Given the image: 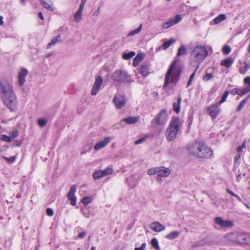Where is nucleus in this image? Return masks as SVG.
I'll return each instance as SVG.
<instances>
[{
  "mask_svg": "<svg viewBox=\"0 0 250 250\" xmlns=\"http://www.w3.org/2000/svg\"><path fill=\"white\" fill-rule=\"evenodd\" d=\"M248 99H249V97H247L246 98H245V99H244L243 101H242L240 102V104H239V105L238 106V107L237 108V110L238 111H240L243 108L244 105L245 104L246 102L248 101Z\"/></svg>",
  "mask_w": 250,
  "mask_h": 250,
  "instance_id": "nucleus-36",
  "label": "nucleus"
},
{
  "mask_svg": "<svg viewBox=\"0 0 250 250\" xmlns=\"http://www.w3.org/2000/svg\"><path fill=\"white\" fill-rule=\"evenodd\" d=\"M241 154L237 153V154L235 156V162H236L237 161H238L241 157Z\"/></svg>",
  "mask_w": 250,
  "mask_h": 250,
  "instance_id": "nucleus-57",
  "label": "nucleus"
},
{
  "mask_svg": "<svg viewBox=\"0 0 250 250\" xmlns=\"http://www.w3.org/2000/svg\"><path fill=\"white\" fill-rule=\"evenodd\" d=\"M111 141L110 137H106L104 139L97 143L94 147V149L96 150H99L104 148Z\"/></svg>",
  "mask_w": 250,
  "mask_h": 250,
  "instance_id": "nucleus-16",
  "label": "nucleus"
},
{
  "mask_svg": "<svg viewBox=\"0 0 250 250\" xmlns=\"http://www.w3.org/2000/svg\"><path fill=\"white\" fill-rule=\"evenodd\" d=\"M229 94V91L226 90L225 92V93H224V94L223 95V96L221 97V99L220 101L219 102V103L218 104L219 105L225 102Z\"/></svg>",
  "mask_w": 250,
  "mask_h": 250,
  "instance_id": "nucleus-42",
  "label": "nucleus"
},
{
  "mask_svg": "<svg viewBox=\"0 0 250 250\" xmlns=\"http://www.w3.org/2000/svg\"><path fill=\"white\" fill-rule=\"evenodd\" d=\"M28 74V71L26 68H22L18 73V83L20 86L22 87L24 84L26 77Z\"/></svg>",
  "mask_w": 250,
  "mask_h": 250,
  "instance_id": "nucleus-12",
  "label": "nucleus"
},
{
  "mask_svg": "<svg viewBox=\"0 0 250 250\" xmlns=\"http://www.w3.org/2000/svg\"><path fill=\"white\" fill-rule=\"evenodd\" d=\"M248 50L249 52H250V44L248 46Z\"/></svg>",
  "mask_w": 250,
  "mask_h": 250,
  "instance_id": "nucleus-64",
  "label": "nucleus"
},
{
  "mask_svg": "<svg viewBox=\"0 0 250 250\" xmlns=\"http://www.w3.org/2000/svg\"><path fill=\"white\" fill-rule=\"evenodd\" d=\"M238 232H230L225 236V238L229 242L236 244Z\"/></svg>",
  "mask_w": 250,
  "mask_h": 250,
  "instance_id": "nucleus-20",
  "label": "nucleus"
},
{
  "mask_svg": "<svg viewBox=\"0 0 250 250\" xmlns=\"http://www.w3.org/2000/svg\"><path fill=\"white\" fill-rule=\"evenodd\" d=\"M181 121L177 117H173L170 121L166 132V138L170 142L175 139L180 129Z\"/></svg>",
  "mask_w": 250,
  "mask_h": 250,
  "instance_id": "nucleus-4",
  "label": "nucleus"
},
{
  "mask_svg": "<svg viewBox=\"0 0 250 250\" xmlns=\"http://www.w3.org/2000/svg\"><path fill=\"white\" fill-rule=\"evenodd\" d=\"M85 235L86 233L85 232H82L79 234L78 237L79 238H83Z\"/></svg>",
  "mask_w": 250,
  "mask_h": 250,
  "instance_id": "nucleus-55",
  "label": "nucleus"
},
{
  "mask_svg": "<svg viewBox=\"0 0 250 250\" xmlns=\"http://www.w3.org/2000/svg\"><path fill=\"white\" fill-rule=\"evenodd\" d=\"M215 223L219 225L222 228H231L233 226L234 223L231 220H224L222 218L220 217H216L214 219Z\"/></svg>",
  "mask_w": 250,
  "mask_h": 250,
  "instance_id": "nucleus-10",
  "label": "nucleus"
},
{
  "mask_svg": "<svg viewBox=\"0 0 250 250\" xmlns=\"http://www.w3.org/2000/svg\"><path fill=\"white\" fill-rule=\"evenodd\" d=\"M233 63V60L232 58L229 57L222 60L221 62V65L226 67V68H229Z\"/></svg>",
  "mask_w": 250,
  "mask_h": 250,
  "instance_id": "nucleus-23",
  "label": "nucleus"
},
{
  "mask_svg": "<svg viewBox=\"0 0 250 250\" xmlns=\"http://www.w3.org/2000/svg\"><path fill=\"white\" fill-rule=\"evenodd\" d=\"M157 167L150 168L147 170V174L149 175H153L157 174L158 170Z\"/></svg>",
  "mask_w": 250,
  "mask_h": 250,
  "instance_id": "nucleus-41",
  "label": "nucleus"
},
{
  "mask_svg": "<svg viewBox=\"0 0 250 250\" xmlns=\"http://www.w3.org/2000/svg\"><path fill=\"white\" fill-rule=\"evenodd\" d=\"M142 24H141L140 26L136 29L131 31L127 35L128 36H133L135 34H138L142 30Z\"/></svg>",
  "mask_w": 250,
  "mask_h": 250,
  "instance_id": "nucleus-31",
  "label": "nucleus"
},
{
  "mask_svg": "<svg viewBox=\"0 0 250 250\" xmlns=\"http://www.w3.org/2000/svg\"><path fill=\"white\" fill-rule=\"evenodd\" d=\"M144 56L142 54H138L133 59V66L135 67L137 66L139 63L142 61Z\"/></svg>",
  "mask_w": 250,
  "mask_h": 250,
  "instance_id": "nucleus-26",
  "label": "nucleus"
},
{
  "mask_svg": "<svg viewBox=\"0 0 250 250\" xmlns=\"http://www.w3.org/2000/svg\"><path fill=\"white\" fill-rule=\"evenodd\" d=\"M1 97L6 106L11 111L17 109V99L13 90V85L9 83H0Z\"/></svg>",
  "mask_w": 250,
  "mask_h": 250,
  "instance_id": "nucleus-1",
  "label": "nucleus"
},
{
  "mask_svg": "<svg viewBox=\"0 0 250 250\" xmlns=\"http://www.w3.org/2000/svg\"><path fill=\"white\" fill-rule=\"evenodd\" d=\"M3 24V17L0 16V25H2Z\"/></svg>",
  "mask_w": 250,
  "mask_h": 250,
  "instance_id": "nucleus-60",
  "label": "nucleus"
},
{
  "mask_svg": "<svg viewBox=\"0 0 250 250\" xmlns=\"http://www.w3.org/2000/svg\"><path fill=\"white\" fill-rule=\"evenodd\" d=\"M113 101L116 108L121 109L126 103V97L124 94H120L115 96L113 99Z\"/></svg>",
  "mask_w": 250,
  "mask_h": 250,
  "instance_id": "nucleus-8",
  "label": "nucleus"
},
{
  "mask_svg": "<svg viewBox=\"0 0 250 250\" xmlns=\"http://www.w3.org/2000/svg\"><path fill=\"white\" fill-rule=\"evenodd\" d=\"M92 202V198L90 196H86L83 197L82 200L81 202L85 206L87 205L88 204Z\"/></svg>",
  "mask_w": 250,
  "mask_h": 250,
  "instance_id": "nucleus-34",
  "label": "nucleus"
},
{
  "mask_svg": "<svg viewBox=\"0 0 250 250\" xmlns=\"http://www.w3.org/2000/svg\"><path fill=\"white\" fill-rule=\"evenodd\" d=\"M140 120L139 116H131L128 118H124L122 121L125 123L131 125L137 123Z\"/></svg>",
  "mask_w": 250,
  "mask_h": 250,
  "instance_id": "nucleus-21",
  "label": "nucleus"
},
{
  "mask_svg": "<svg viewBox=\"0 0 250 250\" xmlns=\"http://www.w3.org/2000/svg\"><path fill=\"white\" fill-rule=\"evenodd\" d=\"M46 214L49 216H52L54 214V211L51 208H47L46 209Z\"/></svg>",
  "mask_w": 250,
  "mask_h": 250,
  "instance_id": "nucleus-52",
  "label": "nucleus"
},
{
  "mask_svg": "<svg viewBox=\"0 0 250 250\" xmlns=\"http://www.w3.org/2000/svg\"><path fill=\"white\" fill-rule=\"evenodd\" d=\"M82 11H77L74 16V21L77 22H79L82 17Z\"/></svg>",
  "mask_w": 250,
  "mask_h": 250,
  "instance_id": "nucleus-33",
  "label": "nucleus"
},
{
  "mask_svg": "<svg viewBox=\"0 0 250 250\" xmlns=\"http://www.w3.org/2000/svg\"><path fill=\"white\" fill-rule=\"evenodd\" d=\"M76 189V186L75 185H73L71 187L67 194L68 198L71 201V204L73 206H75L76 205L77 198L75 195Z\"/></svg>",
  "mask_w": 250,
  "mask_h": 250,
  "instance_id": "nucleus-13",
  "label": "nucleus"
},
{
  "mask_svg": "<svg viewBox=\"0 0 250 250\" xmlns=\"http://www.w3.org/2000/svg\"><path fill=\"white\" fill-rule=\"evenodd\" d=\"M242 149H243L242 147L239 146L237 148V151L238 153H241V151H242Z\"/></svg>",
  "mask_w": 250,
  "mask_h": 250,
  "instance_id": "nucleus-59",
  "label": "nucleus"
},
{
  "mask_svg": "<svg viewBox=\"0 0 250 250\" xmlns=\"http://www.w3.org/2000/svg\"><path fill=\"white\" fill-rule=\"evenodd\" d=\"M182 98L180 96H179L177 98V102L174 103L173 104V110L176 113H178L180 111V104Z\"/></svg>",
  "mask_w": 250,
  "mask_h": 250,
  "instance_id": "nucleus-24",
  "label": "nucleus"
},
{
  "mask_svg": "<svg viewBox=\"0 0 250 250\" xmlns=\"http://www.w3.org/2000/svg\"><path fill=\"white\" fill-rule=\"evenodd\" d=\"M219 105L218 103H215L208 108V114L212 119H215L220 112V109L219 108Z\"/></svg>",
  "mask_w": 250,
  "mask_h": 250,
  "instance_id": "nucleus-11",
  "label": "nucleus"
},
{
  "mask_svg": "<svg viewBox=\"0 0 250 250\" xmlns=\"http://www.w3.org/2000/svg\"><path fill=\"white\" fill-rule=\"evenodd\" d=\"M230 93L232 95H235L236 94H238V93H239V91H238V88H233L230 91Z\"/></svg>",
  "mask_w": 250,
  "mask_h": 250,
  "instance_id": "nucleus-53",
  "label": "nucleus"
},
{
  "mask_svg": "<svg viewBox=\"0 0 250 250\" xmlns=\"http://www.w3.org/2000/svg\"><path fill=\"white\" fill-rule=\"evenodd\" d=\"M168 120V115L166 109H162L154 119L158 125H162L166 123Z\"/></svg>",
  "mask_w": 250,
  "mask_h": 250,
  "instance_id": "nucleus-7",
  "label": "nucleus"
},
{
  "mask_svg": "<svg viewBox=\"0 0 250 250\" xmlns=\"http://www.w3.org/2000/svg\"><path fill=\"white\" fill-rule=\"evenodd\" d=\"M226 19V16L224 14H220L217 17H216L213 21L215 24H218L220 23L222 21L225 20Z\"/></svg>",
  "mask_w": 250,
  "mask_h": 250,
  "instance_id": "nucleus-30",
  "label": "nucleus"
},
{
  "mask_svg": "<svg viewBox=\"0 0 250 250\" xmlns=\"http://www.w3.org/2000/svg\"><path fill=\"white\" fill-rule=\"evenodd\" d=\"M149 68L147 65H142L140 68V73L143 77H146L149 74Z\"/></svg>",
  "mask_w": 250,
  "mask_h": 250,
  "instance_id": "nucleus-25",
  "label": "nucleus"
},
{
  "mask_svg": "<svg viewBox=\"0 0 250 250\" xmlns=\"http://www.w3.org/2000/svg\"><path fill=\"white\" fill-rule=\"evenodd\" d=\"M38 124L40 126L44 127L47 124V120L43 118H40L38 120Z\"/></svg>",
  "mask_w": 250,
  "mask_h": 250,
  "instance_id": "nucleus-38",
  "label": "nucleus"
},
{
  "mask_svg": "<svg viewBox=\"0 0 250 250\" xmlns=\"http://www.w3.org/2000/svg\"><path fill=\"white\" fill-rule=\"evenodd\" d=\"M93 177L94 179H98L104 177L102 170H98L95 171L93 174Z\"/></svg>",
  "mask_w": 250,
  "mask_h": 250,
  "instance_id": "nucleus-32",
  "label": "nucleus"
},
{
  "mask_svg": "<svg viewBox=\"0 0 250 250\" xmlns=\"http://www.w3.org/2000/svg\"><path fill=\"white\" fill-rule=\"evenodd\" d=\"M175 40L173 39H170L168 41L164 42L160 48L163 50L167 49L172 43L175 42Z\"/></svg>",
  "mask_w": 250,
  "mask_h": 250,
  "instance_id": "nucleus-29",
  "label": "nucleus"
},
{
  "mask_svg": "<svg viewBox=\"0 0 250 250\" xmlns=\"http://www.w3.org/2000/svg\"><path fill=\"white\" fill-rule=\"evenodd\" d=\"M40 1L45 9L51 11L54 10L53 2L51 0H40Z\"/></svg>",
  "mask_w": 250,
  "mask_h": 250,
  "instance_id": "nucleus-18",
  "label": "nucleus"
},
{
  "mask_svg": "<svg viewBox=\"0 0 250 250\" xmlns=\"http://www.w3.org/2000/svg\"><path fill=\"white\" fill-rule=\"evenodd\" d=\"M151 244L152 246L155 248L156 250H159L160 247L158 244V242L156 238H153L151 241Z\"/></svg>",
  "mask_w": 250,
  "mask_h": 250,
  "instance_id": "nucleus-39",
  "label": "nucleus"
},
{
  "mask_svg": "<svg viewBox=\"0 0 250 250\" xmlns=\"http://www.w3.org/2000/svg\"><path fill=\"white\" fill-rule=\"evenodd\" d=\"M244 82L247 84V86L245 87L249 91H250V77H247L244 79Z\"/></svg>",
  "mask_w": 250,
  "mask_h": 250,
  "instance_id": "nucleus-46",
  "label": "nucleus"
},
{
  "mask_svg": "<svg viewBox=\"0 0 250 250\" xmlns=\"http://www.w3.org/2000/svg\"><path fill=\"white\" fill-rule=\"evenodd\" d=\"M187 53L186 48L184 46H181L178 49L177 56H181L185 55Z\"/></svg>",
  "mask_w": 250,
  "mask_h": 250,
  "instance_id": "nucleus-37",
  "label": "nucleus"
},
{
  "mask_svg": "<svg viewBox=\"0 0 250 250\" xmlns=\"http://www.w3.org/2000/svg\"><path fill=\"white\" fill-rule=\"evenodd\" d=\"M208 55V51L203 46H197L194 47L190 56V64L195 67L196 70L199 67V64L203 62Z\"/></svg>",
  "mask_w": 250,
  "mask_h": 250,
  "instance_id": "nucleus-3",
  "label": "nucleus"
},
{
  "mask_svg": "<svg viewBox=\"0 0 250 250\" xmlns=\"http://www.w3.org/2000/svg\"><path fill=\"white\" fill-rule=\"evenodd\" d=\"M180 235V232L177 231L171 232L170 233L167 235L165 237L168 239L173 240L177 238Z\"/></svg>",
  "mask_w": 250,
  "mask_h": 250,
  "instance_id": "nucleus-27",
  "label": "nucleus"
},
{
  "mask_svg": "<svg viewBox=\"0 0 250 250\" xmlns=\"http://www.w3.org/2000/svg\"><path fill=\"white\" fill-rule=\"evenodd\" d=\"M0 140L2 141H4L6 142H10L12 141L11 137L10 136H8L6 135H1L0 136Z\"/></svg>",
  "mask_w": 250,
  "mask_h": 250,
  "instance_id": "nucleus-40",
  "label": "nucleus"
},
{
  "mask_svg": "<svg viewBox=\"0 0 250 250\" xmlns=\"http://www.w3.org/2000/svg\"><path fill=\"white\" fill-rule=\"evenodd\" d=\"M135 55V52L134 51H130L129 52L126 53L124 52L122 55L123 58L124 60H129L132 58Z\"/></svg>",
  "mask_w": 250,
  "mask_h": 250,
  "instance_id": "nucleus-28",
  "label": "nucleus"
},
{
  "mask_svg": "<svg viewBox=\"0 0 250 250\" xmlns=\"http://www.w3.org/2000/svg\"><path fill=\"white\" fill-rule=\"evenodd\" d=\"M110 79L114 83L130 84L132 82L131 75L124 70H117L114 71L110 76Z\"/></svg>",
  "mask_w": 250,
  "mask_h": 250,
  "instance_id": "nucleus-5",
  "label": "nucleus"
},
{
  "mask_svg": "<svg viewBox=\"0 0 250 250\" xmlns=\"http://www.w3.org/2000/svg\"><path fill=\"white\" fill-rule=\"evenodd\" d=\"M19 135V131L17 130H15L12 131L10 135V137H11V139H13L17 137H18Z\"/></svg>",
  "mask_w": 250,
  "mask_h": 250,
  "instance_id": "nucleus-50",
  "label": "nucleus"
},
{
  "mask_svg": "<svg viewBox=\"0 0 250 250\" xmlns=\"http://www.w3.org/2000/svg\"><path fill=\"white\" fill-rule=\"evenodd\" d=\"M250 240L249 236L246 233L238 232L236 244L239 245H246Z\"/></svg>",
  "mask_w": 250,
  "mask_h": 250,
  "instance_id": "nucleus-15",
  "label": "nucleus"
},
{
  "mask_svg": "<svg viewBox=\"0 0 250 250\" xmlns=\"http://www.w3.org/2000/svg\"><path fill=\"white\" fill-rule=\"evenodd\" d=\"M245 146H246V141H244V142L242 143V144L241 146H241V147H242V148H243L244 147H245Z\"/></svg>",
  "mask_w": 250,
  "mask_h": 250,
  "instance_id": "nucleus-62",
  "label": "nucleus"
},
{
  "mask_svg": "<svg viewBox=\"0 0 250 250\" xmlns=\"http://www.w3.org/2000/svg\"><path fill=\"white\" fill-rule=\"evenodd\" d=\"M226 191H227V192L231 196H233L234 197L236 195V194H235L233 191H232L231 190H230V189H229L228 188L226 189Z\"/></svg>",
  "mask_w": 250,
  "mask_h": 250,
  "instance_id": "nucleus-56",
  "label": "nucleus"
},
{
  "mask_svg": "<svg viewBox=\"0 0 250 250\" xmlns=\"http://www.w3.org/2000/svg\"><path fill=\"white\" fill-rule=\"evenodd\" d=\"M147 137H148V135H146L144 137H142V138L135 141L134 142V144L136 145H137L143 143V142H145V141L146 139V138H147Z\"/></svg>",
  "mask_w": 250,
  "mask_h": 250,
  "instance_id": "nucleus-45",
  "label": "nucleus"
},
{
  "mask_svg": "<svg viewBox=\"0 0 250 250\" xmlns=\"http://www.w3.org/2000/svg\"><path fill=\"white\" fill-rule=\"evenodd\" d=\"M182 20V18L181 15H176L174 18H170L167 21L164 22L162 25V27L164 29L169 28L180 22Z\"/></svg>",
  "mask_w": 250,
  "mask_h": 250,
  "instance_id": "nucleus-9",
  "label": "nucleus"
},
{
  "mask_svg": "<svg viewBox=\"0 0 250 250\" xmlns=\"http://www.w3.org/2000/svg\"><path fill=\"white\" fill-rule=\"evenodd\" d=\"M234 197H236L239 201L242 202V199L237 195L236 194V195Z\"/></svg>",
  "mask_w": 250,
  "mask_h": 250,
  "instance_id": "nucleus-61",
  "label": "nucleus"
},
{
  "mask_svg": "<svg viewBox=\"0 0 250 250\" xmlns=\"http://www.w3.org/2000/svg\"><path fill=\"white\" fill-rule=\"evenodd\" d=\"M241 177V173L240 174H238L237 175V181H239V178Z\"/></svg>",
  "mask_w": 250,
  "mask_h": 250,
  "instance_id": "nucleus-63",
  "label": "nucleus"
},
{
  "mask_svg": "<svg viewBox=\"0 0 250 250\" xmlns=\"http://www.w3.org/2000/svg\"><path fill=\"white\" fill-rule=\"evenodd\" d=\"M86 2V0H81V3L80 4L79 9L78 10V11H82V12L83 11L84 6V5H85Z\"/></svg>",
  "mask_w": 250,
  "mask_h": 250,
  "instance_id": "nucleus-49",
  "label": "nucleus"
},
{
  "mask_svg": "<svg viewBox=\"0 0 250 250\" xmlns=\"http://www.w3.org/2000/svg\"><path fill=\"white\" fill-rule=\"evenodd\" d=\"M157 169H158L157 170V174L159 177H167L170 173V169L164 167H157Z\"/></svg>",
  "mask_w": 250,
  "mask_h": 250,
  "instance_id": "nucleus-17",
  "label": "nucleus"
},
{
  "mask_svg": "<svg viewBox=\"0 0 250 250\" xmlns=\"http://www.w3.org/2000/svg\"><path fill=\"white\" fill-rule=\"evenodd\" d=\"M239 93L238 95L240 96H243L244 94L248 93L249 91L246 88L239 89L238 88Z\"/></svg>",
  "mask_w": 250,
  "mask_h": 250,
  "instance_id": "nucleus-48",
  "label": "nucleus"
},
{
  "mask_svg": "<svg viewBox=\"0 0 250 250\" xmlns=\"http://www.w3.org/2000/svg\"><path fill=\"white\" fill-rule=\"evenodd\" d=\"M103 83V79L100 76L96 77L93 85L91 94L92 95H96L100 89V87Z\"/></svg>",
  "mask_w": 250,
  "mask_h": 250,
  "instance_id": "nucleus-14",
  "label": "nucleus"
},
{
  "mask_svg": "<svg viewBox=\"0 0 250 250\" xmlns=\"http://www.w3.org/2000/svg\"><path fill=\"white\" fill-rule=\"evenodd\" d=\"M38 16L42 20H44V17L43 16V14L42 13V12H40L39 13H38Z\"/></svg>",
  "mask_w": 250,
  "mask_h": 250,
  "instance_id": "nucleus-58",
  "label": "nucleus"
},
{
  "mask_svg": "<svg viewBox=\"0 0 250 250\" xmlns=\"http://www.w3.org/2000/svg\"><path fill=\"white\" fill-rule=\"evenodd\" d=\"M150 228L155 232H161L165 229V227L159 222H155L151 224Z\"/></svg>",
  "mask_w": 250,
  "mask_h": 250,
  "instance_id": "nucleus-19",
  "label": "nucleus"
},
{
  "mask_svg": "<svg viewBox=\"0 0 250 250\" xmlns=\"http://www.w3.org/2000/svg\"><path fill=\"white\" fill-rule=\"evenodd\" d=\"M189 151L193 156L203 159L209 158L213 154L210 147L201 142H196L191 145L189 147Z\"/></svg>",
  "mask_w": 250,
  "mask_h": 250,
  "instance_id": "nucleus-2",
  "label": "nucleus"
},
{
  "mask_svg": "<svg viewBox=\"0 0 250 250\" xmlns=\"http://www.w3.org/2000/svg\"><path fill=\"white\" fill-rule=\"evenodd\" d=\"M146 247V244L145 243H143L140 247L136 248L135 250H144Z\"/></svg>",
  "mask_w": 250,
  "mask_h": 250,
  "instance_id": "nucleus-54",
  "label": "nucleus"
},
{
  "mask_svg": "<svg viewBox=\"0 0 250 250\" xmlns=\"http://www.w3.org/2000/svg\"><path fill=\"white\" fill-rule=\"evenodd\" d=\"M197 70H195L193 73L189 77V78L188 79V83H187V87H188L191 83L194 78V76H195V73H196V72Z\"/></svg>",
  "mask_w": 250,
  "mask_h": 250,
  "instance_id": "nucleus-44",
  "label": "nucleus"
},
{
  "mask_svg": "<svg viewBox=\"0 0 250 250\" xmlns=\"http://www.w3.org/2000/svg\"><path fill=\"white\" fill-rule=\"evenodd\" d=\"M223 52L225 54H229L231 51L230 47L228 45H225L222 49Z\"/></svg>",
  "mask_w": 250,
  "mask_h": 250,
  "instance_id": "nucleus-47",
  "label": "nucleus"
},
{
  "mask_svg": "<svg viewBox=\"0 0 250 250\" xmlns=\"http://www.w3.org/2000/svg\"><path fill=\"white\" fill-rule=\"evenodd\" d=\"M178 62V59H175L172 61L170 67L166 74L164 88H166L170 83H176L178 81L181 73V71L179 70L177 71L174 78H171L172 72L173 69L175 68Z\"/></svg>",
  "mask_w": 250,
  "mask_h": 250,
  "instance_id": "nucleus-6",
  "label": "nucleus"
},
{
  "mask_svg": "<svg viewBox=\"0 0 250 250\" xmlns=\"http://www.w3.org/2000/svg\"><path fill=\"white\" fill-rule=\"evenodd\" d=\"M3 159L8 163L13 164L16 160V156H12L9 158L3 157Z\"/></svg>",
  "mask_w": 250,
  "mask_h": 250,
  "instance_id": "nucleus-43",
  "label": "nucleus"
},
{
  "mask_svg": "<svg viewBox=\"0 0 250 250\" xmlns=\"http://www.w3.org/2000/svg\"><path fill=\"white\" fill-rule=\"evenodd\" d=\"M213 77V75L211 73H207L204 78L203 80L206 81H208L211 78H212Z\"/></svg>",
  "mask_w": 250,
  "mask_h": 250,
  "instance_id": "nucleus-51",
  "label": "nucleus"
},
{
  "mask_svg": "<svg viewBox=\"0 0 250 250\" xmlns=\"http://www.w3.org/2000/svg\"><path fill=\"white\" fill-rule=\"evenodd\" d=\"M61 41V36L60 35L54 37L47 44V49L50 48L52 46L55 45L58 42Z\"/></svg>",
  "mask_w": 250,
  "mask_h": 250,
  "instance_id": "nucleus-22",
  "label": "nucleus"
},
{
  "mask_svg": "<svg viewBox=\"0 0 250 250\" xmlns=\"http://www.w3.org/2000/svg\"><path fill=\"white\" fill-rule=\"evenodd\" d=\"M104 177L108 175L112 174L113 172V169L110 167H107L104 170H102Z\"/></svg>",
  "mask_w": 250,
  "mask_h": 250,
  "instance_id": "nucleus-35",
  "label": "nucleus"
}]
</instances>
